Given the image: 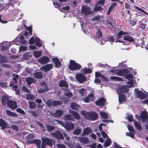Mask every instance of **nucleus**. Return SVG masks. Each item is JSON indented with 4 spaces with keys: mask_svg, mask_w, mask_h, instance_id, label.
<instances>
[{
    "mask_svg": "<svg viewBox=\"0 0 148 148\" xmlns=\"http://www.w3.org/2000/svg\"><path fill=\"white\" fill-rule=\"evenodd\" d=\"M92 72L91 70L90 69H85L83 71V73L85 74L91 73Z\"/></svg>",
    "mask_w": 148,
    "mask_h": 148,
    "instance_id": "obj_45",
    "label": "nucleus"
},
{
    "mask_svg": "<svg viewBox=\"0 0 148 148\" xmlns=\"http://www.w3.org/2000/svg\"><path fill=\"white\" fill-rule=\"evenodd\" d=\"M92 132L91 129L89 127H86L84 129L83 132L82 134V136L87 135Z\"/></svg>",
    "mask_w": 148,
    "mask_h": 148,
    "instance_id": "obj_19",
    "label": "nucleus"
},
{
    "mask_svg": "<svg viewBox=\"0 0 148 148\" xmlns=\"http://www.w3.org/2000/svg\"><path fill=\"white\" fill-rule=\"evenodd\" d=\"M34 56L36 58H38L42 54V52L41 51H34L33 52Z\"/></svg>",
    "mask_w": 148,
    "mask_h": 148,
    "instance_id": "obj_36",
    "label": "nucleus"
},
{
    "mask_svg": "<svg viewBox=\"0 0 148 148\" xmlns=\"http://www.w3.org/2000/svg\"><path fill=\"white\" fill-rule=\"evenodd\" d=\"M59 123L64 127L68 131L72 130L74 127L73 124L71 122L65 125L64 123L62 121H59Z\"/></svg>",
    "mask_w": 148,
    "mask_h": 148,
    "instance_id": "obj_7",
    "label": "nucleus"
},
{
    "mask_svg": "<svg viewBox=\"0 0 148 148\" xmlns=\"http://www.w3.org/2000/svg\"><path fill=\"white\" fill-rule=\"evenodd\" d=\"M135 8L136 9L143 12L145 14H146L147 15V16H148V13H147V12H146L145 11L143 10L142 9H141L139 7H137V6H135Z\"/></svg>",
    "mask_w": 148,
    "mask_h": 148,
    "instance_id": "obj_51",
    "label": "nucleus"
},
{
    "mask_svg": "<svg viewBox=\"0 0 148 148\" xmlns=\"http://www.w3.org/2000/svg\"><path fill=\"white\" fill-rule=\"evenodd\" d=\"M22 89L23 91L29 93L30 92L29 90L25 86H23Z\"/></svg>",
    "mask_w": 148,
    "mask_h": 148,
    "instance_id": "obj_59",
    "label": "nucleus"
},
{
    "mask_svg": "<svg viewBox=\"0 0 148 148\" xmlns=\"http://www.w3.org/2000/svg\"><path fill=\"white\" fill-rule=\"evenodd\" d=\"M146 24L143 23H141L140 25V27L142 29H144L145 28Z\"/></svg>",
    "mask_w": 148,
    "mask_h": 148,
    "instance_id": "obj_63",
    "label": "nucleus"
},
{
    "mask_svg": "<svg viewBox=\"0 0 148 148\" xmlns=\"http://www.w3.org/2000/svg\"><path fill=\"white\" fill-rule=\"evenodd\" d=\"M101 134L104 138H107L108 137L106 133L103 131L101 132Z\"/></svg>",
    "mask_w": 148,
    "mask_h": 148,
    "instance_id": "obj_60",
    "label": "nucleus"
},
{
    "mask_svg": "<svg viewBox=\"0 0 148 148\" xmlns=\"http://www.w3.org/2000/svg\"><path fill=\"white\" fill-rule=\"evenodd\" d=\"M61 101H52L50 100L47 101V104L49 107L52 106H55L58 105H60L62 104Z\"/></svg>",
    "mask_w": 148,
    "mask_h": 148,
    "instance_id": "obj_5",
    "label": "nucleus"
},
{
    "mask_svg": "<svg viewBox=\"0 0 148 148\" xmlns=\"http://www.w3.org/2000/svg\"><path fill=\"white\" fill-rule=\"evenodd\" d=\"M26 98L29 100H33L35 98V97L34 95L29 94L27 95Z\"/></svg>",
    "mask_w": 148,
    "mask_h": 148,
    "instance_id": "obj_38",
    "label": "nucleus"
},
{
    "mask_svg": "<svg viewBox=\"0 0 148 148\" xmlns=\"http://www.w3.org/2000/svg\"><path fill=\"white\" fill-rule=\"evenodd\" d=\"M26 138L27 140H30L34 138L35 136L33 134H30L26 136Z\"/></svg>",
    "mask_w": 148,
    "mask_h": 148,
    "instance_id": "obj_46",
    "label": "nucleus"
},
{
    "mask_svg": "<svg viewBox=\"0 0 148 148\" xmlns=\"http://www.w3.org/2000/svg\"><path fill=\"white\" fill-rule=\"evenodd\" d=\"M71 107L72 109L75 110H78L80 108V106L75 103H72L71 105Z\"/></svg>",
    "mask_w": 148,
    "mask_h": 148,
    "instance_id": "obj_26",
    "label": "nucleus"
},
{
    "mask_svg": "<svg viewBox=\"0 0 148 148\" xmlns=\"http://www.w3.org/2000/svg\"><path fill=\"white\" fill-rule=\"evenodd\" d=\"M6 114L8 115L11 116H12L17 117V115L15 113L12 112L8 110H6Z\"/></svg>",
    "mask_w": 148,
    "mask_h": 148,
    "instance_id": "obj_37",
    "label": "nucleus"
},
{
    "mask_svg": "<svg viewBox=\"0 0 148 148\" xmlns=\"http://www.w3.org/2000/svg\"><path fill=\"white\" fill-rule=\"evenodd\" d=\"M7 61L6 59L3 56H1L0 58V62L3 63L6 62Z\"/></svg>",
    "mask_w": 148,
    "mask_h": 148,
    "instance_id": "obj_52",
    "label": "nucleus"
},
{
    "mask_svg": "<svg viewBox=\"0 0 148 148\" xmlns=\"http://www.w3.org/2000/svg\"><path fill=\"white\" fill-rule=\"evenodd\" d=\"M52 60L55 63L56 67L59 68L61 66V64L60 62L57 58H53L52 59Z\"/></svg>",
    "mask_w": 148,
    "mask_h": 148,
    "instance_id": "obj_22",
    "label": "nucleus"
},
{
    "mask_svg": "<svg viewBox=\"0 0 148 148\" xmlns=\"http://www.w3.org/2000/svg\"><path fill=\"white\" fill-rule=\"evenodd\" d=\"M134 124L136 128L139 130H141L142 127L136 121H135L134 122Z\"/></svg>",
    "mask_w": 148,
    "mask_h": 148,
    "instance_id": "obj_39",
    "label": "nucleus"
},
{
    "mask_svg": "<svg viewBox=\"0 0 148 148\" xmlns=\"http://www.w3.org/2000/svg\"><path fill=\"white\" fill-rule=\"evenodd\" d=\"M123 39L125 40H127L130 42L133 41L134 39L129 35L124 36H123Z\"/></svg>",
    "mask_w": 148,
    "mask_h": 148,
    "instance_id": "obj_33",
    "label": "nucleus"
},
{
    "mask_svg": "<svg viewBox=\"0 0 148 148\" xmlns=\"http://www.w3.org/2000/svg\"><path fill=\"white\" fill-rule=\"evenodd\" d=\"M82 131V128L79 127H78L73 132V134H74L78 135L81 133Z\"/></svg>",
    "mask_w": 148,
    "mask_h": 148,
    "instance_id": "obj_34",
    "label": "nucleus"
},
{
    "mask_svg": "<svg viewBox=\"0 0 148 148\" xmlns=\"http://www.w3.org/2000/svg\"><path fill=\"white\" fill-rule=\"evenodd\" d=\"M135 133H134L132 132H127L126 133V135L131 137L132 138H134V134Z\"/></svg>",
    "mask_w": 148,
    "mask_h": 148,
    "instance_id": "obj_50",
    "label": "nucleus"
},
{
    "mask_svg": "<svg viewBox=\"0 0 148 148\" xmlns=\"http://www.w3.org/2000/svg\"><path fill=\"white\" fill-rule=\"evenodd\" d=\"M106 100L104 98H99L95 101V103L97 105L103 106L106 102Z\"/></svg>",
    "mask_w": 148,
    "mask_h": 148,
    "instance_id": "obj_18",
    "label": "nucleus"
},
{
    "mask_svg": "<svg viewBox=\"0 0 148 148\" xmlns=\"http://www.w3.org/2000/svg\"><path fill=\"white\" fill-rule=\"evenodd\" d=\"M64 118L67 120L73 121L74 120L73 117L70 114L66 115L64 116Z\"/></svg>",
    "mask_w": 148,
    "mask_h": 148,
    "instance_id": "obj_40",
    "label": "nucleus"
},
{
    "mask_svg": "<svg viewBox=\"0 0 148 148\" xmlns=\"http://www.w3.org/2000/svg\"><path fill=\"white\" fill-rule=\"evenodd\" d=\"M90 10L89 8L85 6H83L82 8V12L86 15H88L91 13Z\"/></svg>",
    "mask_w": 148,
    "mask_h": 148,
    "instance_id": "obj_15",
    "label": "nucleus"
},
{
    "mask_svg": "<svg viewBox=\"0 0 148 148\" xmlns=\"http://www.w3.org/2000/svg\"><path fill=\"white\" fill-rule=\"evenodd\" d=\"M96 38L97 40H100V38H102V34L99 29H98L96 32Z\"/></svg>",
    "mask_w": 148,
    "mask_h": 148,
    "instance_id": "obj_30",
    "label": "nucleus"
},
{
    "mask_svg": "<svg viewBox=\"0 0 148 148\" xmlns=\"http://www.w3.org/2000/svg\"><path fill=\"white\" fill-rule=\"evenodd\" d=\"M31 144L35 143L36 144V146L38 148H40L41 141L39 140L35 139L34 140L31 141L30 143Z\"/></svg>",
    "mask_w": 148,
    "mask_h": 148,
    "instance_id": "obj_25",
    "label": "nucleus"
},
{
    "mask_svg": "<svg viewBox=\"0 0 148 148\" xmlns=\"http://www.w3.org/2000/svg\"><path fill=\"white\" fill-rule=\"evenodd\" d=\"M34 77L36 78L40 79L42 77V74L40 72H37L34 74Z\"/></svg>",
    "mask_w": 148,
    "mask_h": 148,
    "instance_id": "obj_32",
    "label": "nucleus"
},
{
    "mask_svg": "<svg viewBox=\"0 0 148 148\" xmlns=\"http://www.w3.org/2000/svg\"><path fill=\"white\" fill-rule=\"evenodd\" d=\"M136 96L140 98L141 99H143L146 97V95L144 94L142 92L139 91L136 88L135 89Z\"/></svg>",
    "mask_w": 148,
    "mask_h": 148,
    "instance_id": "obj_8",
    "label": "nucleus"
},
{
    "mask_svg": "<svg viewBox=\"0 0 148 148\" xmlns=\"http://www.w3.org/2000/svg\"><path fill=\"white\" fill-rule=\"evenodd\" d=\"M127 119L130 121H133V116L131 115H129L126 116Z\"/></svg>",
    "mask_w": 148,
    "mask_h": 148,
    "instance_id": "obj_61",
    "label": "nucleus"
},
{
    "mask_svg": "<svg viewBox=\"0 0 148 148\" xmlns=\"http://www.w3.org/2000/svg\"><path fill=\"white\" fill-rule=\"evenodd\" d=\"M81 114L85 117L88 119H91L93 120L96 119L98 116L97 114L94 112L89 113L84 111H81Z\"/></svg>",
    "mask_w": 148,
    "mask_h": 148,
    "instance_id": "obj_2",
    "label": "nucleus"
},
{
    "mask_svg": "<svg viewBox=\"0 0 148 148\" xmlns=\"http://www.w3.org/2000/svg\"><path fill=\"white\" fill-rule=\"evenodd\" d=\"M35 42V40L34 37H32L29 40V43L30 44H32Z\"/></svg>",
    "mask_w": 148,
    "mask_h": 148,
    "instance_id": "obj_56",
    "label": "nucleus"
},
{
    "mask_svg": "<svg viewBox=\"0 0 148 148\" xmlns=\"http://www.w3.org/2000/svg\"><path fill=\"white\" fill-rule=\"evenodd\" d=\"M59 85L61 87H67L68 86V84L64 80L61 81L59 83Z\"/></svg>",
    "mask_w": 148,
    "mask_h": 148,
    "instance_id": "obj_28",
    "label": "nucleus"
},
{
    "mask_svg": "<svg viewBox=\"0 0 148 148\" xmlns=\"http://www.w3.org/2000/svg\"><path fill=\"white\" fill-rule=\"evenodd\" d=\"M76 77L77 80L81 83L83 82L86 80V79L84 75L81 74H77Z\"/></svg>",
    "mask_w": 148,
    "mask_h": 148,
    "instance_id": "obj_14",
    "label": "nucleus"
},
{
    "mask_svg": "<svg viewBox=\"0 0 148 148\" xmlns=\"http://www.w3.org/2000/svg\"><path fill=\"white\" fill-rule=\"evenodd\" d=\"M35 43L36 45L38 47H40L42 45V42L38 38H36L35 39Z\"/></svg>",
    "mask_w": 148,
    "mask_h": 148,
    "instance_id": "obj_27",
    "label": "nucleus"
},
{
    "mask_svg": "<svg viewBox=\"0 0 148 148\" xmlns=\"http://www.w3.org/2000/svg\"><path fill=\"white\" fill-rule=\"evenodd\" d=\"M47 127L48 131H51L53 130L54 129V127L52 126H50L49 125H47Z\"/></svg>",
    "mask_w": 148,
    "mask_h": 148,
    "instance_id": "obj_55",
    "label": "nucleus"
},
{
    "mask_svg": "<svg viewBox=\"0 0 148 148\" xmlns=\"http://www.w3.org/2000/svg\"><path fill=\"white\" fill-rule=\"evenodd\" d=\"M0 86L3 87H7V84L4 82H0Z\"/></svg>",
    "mask_w": 148,
    "mask_h": 148,
    "instance_id": "obj_57",
    "label": "nucleus"
},
{
    "mask_svg": "<svg viewBox=\"0 0 148 148\" xmlns=\"http://www.w3.org/2000/svg\"><path fill=\"white\" fill-rule=\"evenodd\" d=\"M111 142L110 139L108 138L107 139L104 143V145L105 147L109 146Z\"/></svg>",
    "mask_w": 148,
    "mask_h": 148,
    "instance_id": "obj_43",
    "label": "nucleus"
},
{
    "mask_svg": "<svg viewBox=\"0 0 148 148\" xmlns=\"http://www.w3.org/2000/svg\"><path fill=\"white\" fill-rule=\"evenodd\" d=\"M27 49V47L25 46H21L19 47V51H25Z\"/></svg>",
    "mask_w": 148,
    "mask_h": 148,
    "instance_id": "obj_53",
    "label": "nucleus"
},
{
    "mask_svg": "<svg viewBox=\"0 0 148 148\" xmlns=\"http://www.w3.org/2000/svg\"><path fill=\"white\" fill-rule=\"evenodd\" d=\"M50 134L58 139H64V137L62 134L58 131H57L55 133H50Z\"/></svg>",
    "mask_w": 148,
    "mask_h": 148,
    "instance_id": "obj_11",
    "label": "nucleus"
},
{
    "mask_svg": "<svg viewBox=\"0 0 148 148\" xmlns=\"http://www.w3.org/2000/svg\"><path fill=\"white\" fill-rule=\"evenodd\" d=\"M64 111L60 110H57L56 111L55 113H52L51 115L53 116L57 117H61L63 114Z\"/></svg>",
    "mask_w": 148,
    "mask_h": 148,
    "instance_id": "obj_17",
    "label": "nucleus"
},
{
    "mask_svg": "<svg viewBox=\"0 0 148 148\" xmlns=\"http://www.w3.org/2000/svg\"><path fill=\"white\" fill-rule=\"evenodd\" d=\"M25 80L27 82L28 85H30L32 83L35 82L36 80L30 77H27L25 78Z\"/></svg>",
    "mask_w": 148,
    "mask_h": 148,
    "instance_id": "obj_24",
    "label": "nucleus"
},
{
    "mask_svg": "<svg viewBox=\"0 0 148 148\" xmlns=\"http://www.w3.org/2000/svg\"><path fill=\"white\" fill-rule=\"evenodd\" d=\"M66 92L64 94V95L70 97L73 96L72 93L69 90H66Z\"/></svg>",
    "mask_w": 148,
    "mask_h": 148,
    "instance_id": "obj_48",
    "label": "nucleus"
},
{
    "mask_svg": "<svg viewBox=\"0 0 148 148\" xmlns=\"http://www.w3.org/2000/svg\"><path fill=\"white\" fill-rule=\"evenodd\" d=\"M7 106L12 109H14L17 107V105L16 101L9 100L8 101Z\"/></svg>",
    "mask_w": 148,
    "mask_h": 148,
    "instance_id": "obj_10",
    "label": "nucleus"
},
{
    "mask_svg": "<svg viewBox=\"0 0 148 148\" xmlns=\"http://www.w3.org/2000/svg\"><path fill=\"white\" fill-rule=\"evenodd\" d=\"M127 71L125 69L119 70L116 73L117 75L119 76L125 75L127 74Z\"/></svg>",
    "mask_w": 148,
    "mask_h": 148,
    "instance_id": "obj_23",
    "label": "nucleus"
},
{
    "mask_svg": "<svg viewBox=\"0 0 148 148\" xmlns=\"http://www.w3.org/2000/svg\"><path fill=\"white\" fill-rule=\"evenodd\" d=\"M41 88L38 90V92L39 93H42L47 90V87L46 83L44 82L41 83Z\"/></svg>",
    "mask_w": 148,
    "mask_h": 148,
    "instance_id": "obj_13",
    "label": "nucleus"
},
{
    "mask_svg": "<svg viewBox=\"0 0 148 148\" xmlns=\"http://www.w3.org/2000/svg\"><path fill=\"white\" fill-rule=\"evenodd\" d=\"M100 114L101 117L103 119H106L108 117V114L104 112H100Z\"/></svg>",
    "mask_w": 148,
    "mask_h": 148,
    "instance_id": "obj_42",
    "label": "nucleus"
},
{
    "mask_svg": "<svg viewBox=\"0 0 148 148\" xmlns=\"http://www.w3.org/2000/svg\"><path fill=\"white\" fill-rule=\"evenodd\" d=\"M0 126L2 129L5 128L7 126L6 123L3 120L1 119H0Z\"/></svg>",
    "mask_w": 148,
    "mask_h": 148,
    "instance_id": "obj_29",
    "label": "nucleus"
},
{
    "mask_svg": "<svg viewBox=\"0 0 148 148\" xmlns=\"http://www.w3.org/2000/svg\"><path fill=\"white\" fill-rule=\"evenodd\" d=\"M53 65L51 64H49L45 65L40 68V69L44 71H47L52 69Z\"/></svg>",
    "mask_w": 148,
    "mask_h": 148,
    "instance_id": "obj_12",
    "label": "nucleus"
},
{
    "mask_svg": "<svg viewBox=\"0 0 148 148\" xmlns=\"http://www.w3.org/2000/svg\"><path fill=\"white\" fill-rule=\"evenodd\" d=\"M8 100V97L7 95H3L1 99V102L3 105L5 106L6 104L7 105Z\"/></svg>",
    "mask_w": 148,
    "mask_h": 148,
    "instance_id": "obj_20",
    "label": "nucleus"
},
{
    "mask_svg": "<svg viewBox=\"0 0 148 148\" xmlns=\"http://www.w3.org/2000/svg\"><path fill=\"white\" fill-rule=\"evenodd\" d=\"M83 100L86 103H88L94 101L95 97L93 94L91 93L87 97L83 99Z\"/></svg>",
    "mask_w": 148,
    "mask_h": 148,
    "instance_id": "obj_9",
    "label": "nucleus"
},
{
    "mask_svg": "<svg viewBox=\"0 0 148 148\" xmlns=\"http://www.w3.org/2000/svg\"><path fill=\"white\" fill-rule=\"evenodd\" d=\"M97 4L95 5V7L94 9V10L95 11H99L101 10H103V8L101 6H98Z\"/></svg>",
    "mask_w": 148,
    "mask_h": 148,
    "instance_id": "obj_49",
    "label": "nucleus"
},
{
    "mask_svg": "<svg viewBox=\"0 0 148 148\" xmlns=\"http://www.w3.org/2000/svg\"><path fill=\"white\" fill-rule=\"evenodd\" d=\"M110 79L113 80L117 81H123V80L121 77H116V76H112L110 77Z\"/></svg>",
    "mask_w": 148,
    "mask_h": 148,
    "instance_id": "obj_41",
    "label": "nucleus"
},
{
    "mask_svg": "<svg viewBox=\"0 0 148 148\" xmlns=\"http://www.w3.org/2000/svg\"><path fill=\"white\" fill-rule=\"evenodd\" d=\"M127 34V33L125 32L122 31H121L117 34V39H119L120 38L122 35L126 34Z\"/></svg>",
    "mask_w": 148,
    "mask_h": 148,
    "instance_id": "obj_44",
    "label": "nucleus"
},
{
    "mask_svg": "<svg viewBox=\"0 0 148 148\" xmlns=\"http://www.w3.org/2000/svg\"><path fill=\"white\" fill-rule=\"evenodd\" d=\"M19 79V77L17 75H16L15 76V77H14L13 78V83H12V82L10 83V86H12L13 85V84L16 83L17 82L16 80L17 79Z\"/></svg>",
    "mask_w": 148,
    "mask_h": 148,
    "instance_id": "obj_35",
    "label": "nucleus"
},
{
    "mask_svg": "<svg viewBox=\"0 0 148 148\" xmlns=\"http://www.w3.org/2000/svg\"><path fill=\"white\" fill-rule=\"evenodd\" d=\"M108 41L111 42H113L114 41L115 39L112 36H110L108 38Z\"/></svg>",
    "mask_w": 148,
    "mask_h": 148,
    "instance_id": "obj_62",
    "label": "nucleus"
},
{
    "mask_svg": "<svg viewBox=\"0 0 148 148\" xmlns=\"http://www.w3.org/2000/svg\"><path fill=\"white\" fill-rule=\"evenodd\" d=\"M41 140L43 142L50 146H52L53 143L54 144L55 143V140L52 139H50L48 137L42 138Z\"/></svg>",
    "mask_w": 148,
    "mask_h": 148,
    "instance_id": "obj_6",
    "label": "nucleus"
},
{
    "mask_svg": "<svg viewBox=\"0 0 148 148\" xmlns=\"http://www.w3.org/2000/svg\"><path fill=\"white\" fill-rule=\"evenodd\" d=\"M85 91V89L84 88H82L80 89L79 90V92L80 95L82 96H84Z\"/></svg>",
    "mask_w": 148,
    "mask_h": 148,
    "instance_id": "obj_47",
    "label": "nucleus"
},
{
    "mask_svg": "<svg viewBox=\"0 0 148 148\" xmlns=\"http://www.w3.org/2000/svg\"><path fill=\"white\" fill-rule=\"evenodd\" d=\"M16 111L21 114H24L25 112L24 111L20 108H18L16 110Z\"/></svg>",
    "mask_w": 148,
    "mask_h": 148,
    "instance_id": "obj_58",
    "label": "nucleus"
},
{
    "mask_svg": "<svg viewBox=\"0 0 148 148\" xmlns=\"http://www.w3.org/2000/svg\"><path fill=\"white\" fill-rule=\"evenodd\" d=\"M49 61V58L47 57L44 56L40 58L38 60V62L41 64H44L48 63Z\"/></svg>",
    "mask_w": 148,
    "mask_h": 148,
    "instance_id": "obj_16",
    "label": "nucleus"
},
{
    "mask_svg": "<svg viewBox=\"0 0 148 148\" xmlns=\"http://www.w3.org/2000/svg\"><path fill=\"white\" fill-rule=\"evenodd\" d=\"M136 118L139 121H140L141 119L142 121L144 122L146 119L147 121L148 119V116H147V112L145 111H143L141 112V116H138L137 115H135Z\"/></svg>",
    "mask_w": 148,
    "mask_h": 148,
    "instance_id": "obj_4",
    "label": "nucleus"
},
{
    "mask_svg": "<svg viewBox=\"0 0 148 148\" xmlns=\"http://www.w3.org/2000/svg\"><path fill=\"white\" fill-rule=\"evenodd\" d=\"M57 147L58 148H66L65 146L61 144H59L57 145Z\"/></svg>",
    "mask_w": 148,
    "mask_h": 148,
    "instance_id": "obj_64",
    "label": "nucleus"
},
{
    "mask_svg": "<svg viewBox=\"0 0 148 148\" xmlns=\"http://www.w3.org/2000/svg\"><path fill=\"white\" fill-rule=\"evenodd\" d=\"M78 140L84 144H87L88 143L89 141L87 137H80L78 138Z\"/></svg>",
    "mask_w": 148,
    "mask_h": 148,
    "instance_id": "obj_21",
    "label": "nucleus"
},
{
    "mask_svg": "<svg viewBox=\"0 0 148 148\" xmlns=\"http://www.w3.org/2000/svg\"><path fill=\"white\" fill-rule=\"evenodd\" d=\"M128 128L130 132H132L134 133H135V132L134 130L133 129L132 127L130 125H128Z\"/></svg>",
    "mask_w": 148,
    "mask_h": 148,
    "instance_id": "obj_54",
    "label": "nucleus"
},
{
    "mask_svg": "<svg viewBox=\"0 0 148 148\" xmlns=\"http://www.w3.org/2000/svg\"><path fill=\"white\" fill-rule=\"evenodd\" d=\"M81 67V66L76 63L75 61L71 60L69 66V69L71 70L74 71L79 69Z\"/></svg>",
    "mask_w": 148,
    "mask_h": 148,
    "instance_id": "obj_3",
    "label": "nucleus"
},
{
    "mask_svg": "<svg viewBox=\"0 0 148 148\" xmlns=\"http://www.w3.org/2000/svg\"><path fill=\"white\" fill-rule=\"evenodd\" d=\"M71 114H72L74 117L77 119H79L80 118V116L79 114L75 112V111L71 110L70 111V112Z\"/></svg>",
    "mask_w": 148,
    "mask_h": 148,
    "instance_id": "obj_31",
    "label": "nucleus"
},
{
    "mask_svg": "<svg viewBox=\"0 0 148 148\" xmlns=\"http://www.w3.org/2000/svg\"><path fill=\"white\" fill-rule=\"evenodd\" d=\"M125 77L129 80V82H127V83L130 85L124 86L121 87H120V89H118L117 90V92L119 95V101L120 103L125 101V96L122 93L127 91L129 90L128 89L129 88L134 86L133 80V76L132 75L129 74L125 75Z\"/></svg>",
    "mask_w": 148,
    "mask_h": 148,
    "instance_id": "obj_1",
    "label": "nucleus"
}]
</instances>
